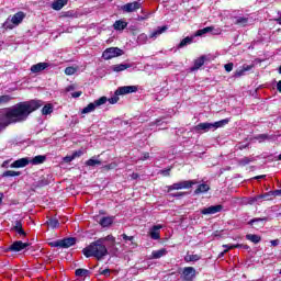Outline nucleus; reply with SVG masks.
Masks as SVG:
<instances>
[{
	"mask_svg": "<svg viewBox=\"0 0 281 281\" xmlns=\"http://www.w3.org/2000/svg\"><path fill=\"white\" fill-rule=\"evenodd\" d=\"M43 101L31 100L20 102L11 108L0 109V133L5 131L10 124H19V122H25L30 117V113L41 109Z\"/></svg>",
	"mask_w": 281,
	"mask_h": 281,
	"instance_id": "f257e3e1",
	"label": "nucleus"
},
{
	"mask_svg": "<svg viewBox=\"0 0 281 281\" xmlns=\"http://www.w3.org/2000/svg\"><path fill=\"white\" fill-rule=\"evenodd\" d=\"M229 124V119H224L215 123H200L194 127L195 133H207L209 131H216Z\"/></svg>",
	"mask_w": 281,
	"mask_h": 281,
	"instance_id": "f03ea898",
	"label": "nucleus"
},
{
	"mask_svg": "<svg viewBox=\"0 0 281 281\" xmlns=\"http://www.w3.org/2000/svg\"><path fill=\"white\" fill-rule=\"evenodd\" d=\"M83 256L86 258H95L97 260H102L104 256H109V250L106 247H85L82 249Z\"/></svg>",
	"mask_w": 281,
	"mask_h": 281,
	"instance_id": "7ed1b4c3",
	"label": "nucleus"
},
{
	"mask_svg": "<svg viewBox=\"0 0 281 281\" xmlns=\"http://www.w3.org/2000/svg\"><path fill=\"white\" fill-rule=\"evenodd\" d=\"M23 19H25V13L20 11L14 15L9 16L7 21L3 23V27H5L7 30H14L16 25H21V23H23Z\"/></svg>",
	"mask_w": 281,
	"mask_h": 281,
	"instance_id": "20e7f679",
	"label": "nucleus"
},
{
	"mask_svg": "<svg viewBox=\"0 0 281 281\" xmlns=\"http://www.w3.org/2000/svg\"><path fill=\"white\" fill-rule=\"evenodd\" d=\"M199 183L196 180H183L180 182H176L171 186H168V192H172V190H190L192 186H196Z\"/></svg>",
	"mask_w": 281,
	"mask_h": 281,
	"instance_id": "39448f33",
	"label": "nucleus"
},
{
	"mask_svg": "<svg viewBox=\"0 0 281 281\" xmlns=\"http://www.w3.org/2000/svg\"><path fill=\"white\" fill-rule=\"evenodd\" d=\"M105 102H106V97H101L94 100L93 102L89 103L86 108H83L81 110V114L87 115L89 113H93L95 109H100V106L104 105Z\"/></svg>",
	"mask_w": 281,
	"mask_h": 281,
	"instance_id": "423d86ee",
	"label": "nucleus"
},
{
	"mask_svg": "<svg viewBox=\"0 0 281 281\" xmlns=\"http://www.w3.org/2000/svg\"><path fill=\"white\" fill-rule=\"evenodd\" d=\"M78 243V239L76 237H67L64 239H58L55 241H49L48 245L50 247H74Z\"/></svg>",
	"mask_w": 281,
	"mask_h": 281,
	"instance_id": "0eeeda50",
	"label": "nucleus"
},
{
	"mask_svg": "<svg viewBox=\"0 0 281 281\" xmlns=\"http://www.w3.org/2000/svg\"><path fill=\"white\" fill-rule=\"evenodd\" d=\"M123 54L124 50L119 47H110L103 52L102 58H104V60H111V58H117V56H122Z\"/></svg>",
	"mask_w": 281,
	"mask_h": 281,
	"instance_id": "6e6552de",
	"label": "nucleus"
},
{
	"mask_svg": "<svg viewBox=\"0 0 281 281\" xmlns=\"http://www.w3.org/2000/svg\"><path fill=\"white\" fill-rule=\"evenodd\" d=\"M115 237L113 235H108L106 237H102L97 241L92 243L90 247H106V245H114Z\"/></svg>",
	"mask_w": 281,
	"mask_h": 281,
	"instance_id": "1a4fd4ad",
	"label": "nucleus"
},
{
	"mask_svg": "<svg viewBox=\"0 0 281 281\" xmlns=\"http://www.w3.org/2000/svg\"><path fill=\"white\" fill-rule=\"evenodd\" d=\"M140 8H142V1L138 0V1L130 2V3L122 5L121 10L123 12L131 13V12H137V10H139Z\"/></svg>",
	"mask_w": 281,
	"mask_h": 281,
	"instance_id": "9d476101",
	"label": "nucleus"
},
{
	"mask_svg": "<svg viewBox=\"0 0 281 281\" xmlns=\"http://www.w3.org/2000/svg\"><path fill=\"white\" fill-rule=\"evenodd\" d=\"M128 93H137V86H123L115 91V95H128Z\"/></svg>",
	"mask_w": 281,
	"mask_h": 281,
	"instance_id": "9b49d317",
	"label": "nucleus"
},
{
	"mask_svg": "<svg viewBox=\"0 0 281 281\" xmlns=\"http://www.w3.org/2000/svg\"><path fill=\"white\" fill-rule=\"evenodd\" d=\"M223 211V205L217 204V205H211L209 207H204L201 210V214L204 216H207L210 214H218V212Z\"/></svg>",
	"mask_w": 281,
	"mask_h": 281,
	"instance_id": "f8f14e48",
	"label": "nucleus"
},
{
	"mask_svg": "<svg viewBox=\"0 0 281 281\" xmlns=\"http://www.w3.org/2000/svg\"><path fill=\"white\" fill-rule=\"evenodd\" d=\"M162 228H164V225L161 224L154 225L151 228H149V232H148L149 237L153 238V240H159Z\"/></svg>",
	"mask_w": 281,
	"mask_h": 281,
	"instance_id": "ddd939ff",
	"label": "nucleus"
},
{
	"mask_svg": "<svg viewBox=\"0 0 281 281\" xmlns=\"http://www.w3.org/2000/svg\"><path fill=\"white\" fill-rule=\"evenodd\" d=\"M195 276H196V269H194V267H186L182 271V278L186 281L194 280Z\"/></svg>",
	"mask_w": 281,
	"mask_h": 281,
	"instance_id": "4468645a",
	"label": "nucleus"
},
{
	"mask_svg": "<svg viewBox=\"0 0 281 281\" xmlns=\"http://www.w3.org/2000/svg\"><path fill=\"white\" fill-rule=\"evenodd\" d=\"M0 249V254H7V256L12 257L16 256V254H21L25 247H7Z\"/></svg>",
	"mask_w": 281,
	"mask_h": 281,
	"instance_id": "2eb2a0df",
	"label": "nucleus"
},
{
	"mask_svg": "<svg viewBox=\"0 0 281 281\" xmlns=\"http://www.w3.org/2000/svg\"><path fill=\"white\" fill-rule=\"evenodd\" d=\"M49 67V63H38L31 67L32 74H41V71H45Z\"/></svg>",
	"mask_w": 281,
	"mask_h": 281,
	"instance_id": "dca6fc26",
	"label": "nucleus"
},
{
	"mask_svg": "<svg viewBox=\"0 0 281 281\" xmlns=\"http://www.w3.org/2000/svg\"><path fill=\"white\" fill-rule=\"evenodd\" d=\"M30 166V158H20L10 165V168H25Z\"/></svg>",
	"mask_w": 281,
	"mask_h": 281,
	"instance_id": "f3484780",
	"label": "nucleus"
},
{
	"mask_svg": "<svg viewBox=\"0 0 281 281\" xmlns=\"http://www.w3.org/2000/svg\"><path fill=\"white\" fill-rule=\"evenodd\" d=\"M113 221H115L114 216H105L99 221V225H101V227H111V225H113Z\"/></svg>",
	"mask_w": 281,
	"mask_h": 281,
	"instance_id": "a211bd4d",
	"label": "nucleus"
},
{
	"mask_svg": "<svg viewBox=\"0 0 281 281\" xmlns=\"http://www.w3.org/2000/svg\"><path fill=\"white\" fill-rule=\"evenodd\" d=\"M67 2L68 0H55L52 2L50 8L56 11L63 10L67 5Z\"/></svg>",
	"mask_w": 281,
	"mask_h": 281,
	"instance_id": "6ab92c4d",
	"label": "nucleus"
},
{
	"mask_svg": "<svg viewBox=\"0 0 281 281\" xmlns=\"http://www.w3.org/2000/svg\"><path fill=\"white\" fill-rule=\"evenodd\" d=\"M271 196H281V189L270 191L266 194H261V195H259V199H265L266 201H271V199H272Z\"/></svg>",
	"mask_w": 281,
	"mask_h": 281,
	"instance_id": "aec40b11",
	"label": "nucleus"
},
{
	"mask_svg": "<svg viewBox=\"0 0 281 281\" xmlns=\"http://www.w3.org/2000/svg\"><path fill=\"white\" fill-rule=\"evenodd\" d=\"M254 69V65H244L240 69L236 70L235 78H240V76H245V72L251 71Z\"/></svg>",
	"mask_w": 281,
	"mask_h": 281,
	"instance_id": "412c9836",
	"label": "nucleus"
},
{
	"mask_svg": "<svg viewBox=\"0 0 281 281\" xmlns=\"http://www.w3.org/2000/svg\"><path fill=\"white\" fill-rule=\"evenodd\" d=\"M166 254H168V250H166V248H161L159 250H154L151 252L150 258L154 260H159V258H164V256H166Z\"/></svg>",
	"mask_w": 281,
	"mask_h": 281,
	"instance_id": "4be33fe9",
	"label": "nucleus"
},
{
	"mask_svg": "<svg viewBox=\"0 0 281 281\" xmlns=\"http://www.w3.org/2000/svg\"><path fill=\"white\" fill-rule=\"evenodd\" d=\"M45 159H47L46 156L38 155V156H35L34 158H31L30 164H32L33 166H38L41 164H45Z\"/></svg>",
	"mask_w": 281,
	"mask_h": 281,
	"instance_id": "5701e85b",
	"label": "nucleus"
},
{
	"mask_svg": "<svg viewBox=\"0 0 281 281\" xmlns=\"http://www.w3.org/2000/svg\"><path fill=\"white\" fill-rule=\"evenodd\" d=\"M128 23L124 20L115 21L113 24L114 30L122 32V30H126Z\"/></svg>",
	"mask_w": 281,
	"mask_h": 281,
	"instance_id": "b1692460",
	"label": "nucleus"
},
{
	"mask_svg": "<svg viewBox=\"0 0 281 281\" xmlns=\"http://www.w3.org/2000/svg\"><path fill=\"white\" fill-rule=\"evenodd\" d=\"M205 65V56L199 57L194 60V65L191 68V71H196V69H201L202 66Z\"/></svg>",
	"mask_w": 281,
	"mask_h": 281,
	"instance_id": "393cba45",
	"label": "nucleus"
},
{
	"mask_svg": "<svg viewBox=\"0 0 281 281\" xmlns=\"http://www.w3.org/2000/svg\"><path fill=\"white\" fill-rule=\"evenodd\" d=\"M126 69H131V65L128 64H117L112 66V71L120 74V71H126Z\"/></svg>",
	"mask_w": 281,
	"mask_h": 281,
	"instance_id": "a878e982",
	"label": "nucleus"
},
{
	"mask_svg": "<svg viewBox=\"0 0 281 281\" xmlns=\"http://www.w3.org/2000/svg\"><path fill=\"white\" fill-rule=\"evenodd\" d=\"M204 192H210V184L207 183L199 184L194 191V194H204Z\"/></svg>",
	"mask_w": 281,
	"mask_h": 281,
	"instance_id": "bb28decb",
	"label": "nucleus"
},
{
	"mask_svg": "<svg viewBox=\"0 0 281 281\" xmlns=\"http://www.w3.org/2000/svg\"><path fill=\"white\" fill-rule=\"evenodd\" d=\"M201 260V255H190V252H187L184 256V262H199Z\"/></svg>",
	"mask_w": 281,
	"mask_h": 281,
	"instance_id": "cd10ccee",
	"label": "nucleus"
},
{
	"mask_svg": "<svg viewBox=\"0 0 281 281\" xmlns=\"http://www.w3.org/2000/svg\"><path fill=\"white\" fill-rule=\"evenodd\" d=\"M166 30H168V26L158 27L156 31L150 33L149 38H157V36H161Z\"/></svg>",
	"mask_w": 281,
	"mask_h": 281,
	"instance_id": "c85d7f7f",
	"label": "nucleus"
},
{
	"mask_svg": "<svg viewBox=\"0 0 281 281\" xmlns=\"http://www.w3.org/2000/svg\"><path fill=\"white\" fill-rule=\"evenodd\" d=\"M13 229L19 234V236H25V231H23V224H21V221H16Z\"/></svg>",
	"mask_w": 281,
	"mask_h": 281,
	"instance_id": "c756f323",
	"label": "nucleus"
},
{
	"mask_svg": "<svg viewBox=\"0 0 281 281\" xmlns=\"http://www.w3.org/2000/svg\"><path fill=\"white\" fill-rule=\"evenodd\" d=\"M89 273L91 272L88 269L82 268H79L75 271V276H77V278H87Z\"/></svg>",
	"mask_w": 281,
	"mask_h": 281,
	"instance_id": "7c9ffc66",
	"label": "nucleus"
},
{
	"mask_svg": "<svg viewBox=\"0 0 281 281\" xmlns=\"http://www.w3.org/2000/svg\"><path fill=\"white\" fill-rule=\"evenodd\" d=\"M52 113H54V105L52 103H47L46 105L43 106L42 109L43 115H49Z\"/></svg>",
	"mask_w": 281,
	"mask_h": 281,
	"instance_id": "2f4dec72",
	"label": "nucleus"
},
{
	"mask_svg": "<svg viewBox=\"0 0 281 281\" xmlns=\"http://www.w3.org/2000/svg\"><path fill=\"white\" fill-rule=\"evenodd\" d=\"M213 30H214V27H212V26H206V27H204V29L198 30V31L195 32V36H203V35H205V34H209V32H212Z\"/></svg>",
	"mask_w": 281,
	"mask_h": 281,
	"instance_id": "473e14b6",
	"label": "nucleus"
},
{
	"mask_svg": "<svg viewBox=\"0 0 281 281\" xmlns=\"http://www.w3.org/2000/svg\"><path fill=\"white\" fill-rule=\"evenodd\" d=\"M247 23H249V19L248 18L238 16L235 20V24L236 25H241L243 27H245V25H247Z\"/></svg>",
	"mask_w": 281,
	"mask_h": 281,
	"instance_id": "72a5a7b5",
	"label": "nucleus"
},
{
	"mask_svg": "<svg viewBox=\"0 0 281 281\" xmlns=\"http://www.w3.org/2000/svg\"><path fill=\"white\" fill-rule=\"evenodd\" d=\"M138 45H146L148 43V35L146 33L139 34L137 37Z\"/></svg>",
	"mask_w": 281,
	"mask_h": 281,
	"instance_id": "f704fd0d",
	"label": "nucleus"
},
{
	"mask_svg": "<svg viewBox=\"0 0 281 281\" xmlns=\"http://www.w3.org/2000/svg\"><path fill=\"white\" fill-rule=\"evenodd\" d=\"M2 177H21V171L8 170L2 173Z\"/></svg>",
	"mask_w": 281,
	"mask_h": 281,
	"instance_id": "c9c22d12",
	"label": "nucleus"
},
{
	"mask_svg": "<svg viewBox=\"0 0 281 281\" xmlns=\"http://www.w3.org/2000/svg\"><path fill=\"white\" fill-rule=\"evenodd\" d=\"M193 38L192 37H184L178 45L179 48L186 47L188 45H191Z\"/></svg>",
	"mask_w": 281,
	"mask_h": 281,
	"instance_id": "e433bc0d",
	"label": "nucleus"
},
{
	"mask_svg": "<svg viewBox=\"0 0 281 281\" xmlns=\"http://www.w3.org/2000/svg\"><path fill=\"white\" fill-rule=\"evenodd\" d=\"M47 225L48 227H52V229H56V227H58L60 223L56 218H50L47 221Z\"/></svg>",
	"mask_w": 281,
	"mask_h": 281,
	"instance_id": "4c0bfd02",
	"label": "nucleus"
},
{
	"mask_svg": "<svg viewBox=\"0 0 281 281\" xmlns=\"http://www.w3.org/2000/svg\"><path fill=\"white\" fill-rule=\"evenodd\" d=\"M247 240H250V243H255V245H258V241L260 240V236L258 235H246Z\"/></svg>",
	"mask_w": 281,
	"mask_h": 281,
	"instance_id": "58836bf2",
	"label": "nucleus"
},
{
	"mask_svg": "<svg viewBox=\"0 0 281 281\" xmlns=\"http://www.w3.org/2000/svg\"><path fill=\"white\" fill-rule=\"evenodd\" d=\"M251 161H254V159H251L249 157H244V158L239 159L238 164H239V166H249V164H251Z\"/></svg>",
	"mask_w": 281,
	"mask_h": 281,
	"instance_id": "ea45409f",
	"label": "nucleus"
},
{
	"mask_svg": "<svg viewBox=\"0 0 281 281\" xmlns=\"http://www.w3.org/2000/svg\"><path fill=\"white\" fill-rule=\"evenodd\" d=\"M12 100L9 94L0 95V104H8Z\"/></svg>",
	"mask_w": 281,
	"mask_h": 281,
	"instance_id": "a19ab883",
	"label": "nucleus"
},
{
	"mask_svg": "<svg viewBox=\"0 0 281 281\" xmlns=\"http://www.w3.org/2000/svg\"><path fill=\"white\" fill-rule=\"evenodd\" d=\"M102 162L98 159L90 158L86 161V166H100Z\"/></svg>",
	"mask_w": 281,
	"mask_h": 281,
	"instance_id": "79ce46f5",
	"label": "nucleus"
},
{
	"mask_svg": "<svg viewBox=\"0 0 281 281\" xmlns=\"http://www.w3.org/2000/svg\"><path fill=\"white\" fill-rule=\"evenodd\" d=\"M76 71H78V68H76V67H67L66 69H65V74H66V76H74V74H76Z\"/></svg>",
	"mask_w": 281,
	"mask_h": 281,
	"instance_id": "37998d69",
	"label": "nucleus"
},
{
	"mask_svg": "<svg viewBox=\"0 0 281 281\" xmlns=\"http://www.w3.org/2000/svg\"><path fill=\"white\" fill-rule=\"evenodd\" d=\"M258 142H266V139H273V136H269L268 134H260L256 137Z\"/></svg>",
	"mask_w": 281,
	"mask_h": 281,
	"instance_id": "c03bdc74",
	"label": "nucleus"
},
{
	"mask_svg": "<svg viewBox=\"0 0 281 281\" xmlns=\"http://www.w3.org/2000/svg\"><path fill=\"white\" fill-rule=\"evenodd\" d=\"M106 102H110V104H117V102H120V95L114 94L112 98L106 99Z\"/></svg>",
	"mask_w": 281,
	"mask_h": 281,
	"instance_id": "a18cd8bd",
	"label": "nucleus"
},
{
	"mask_svg": "<svg viewBox=\"0 0 281 281\" xmlns=\"http://www.w3.org/2000/svg\"><path fill=\"white\" fill-rule=\"evenodd\" d=\"M11 247H30V244L23 243L21 240L14 241Z\"/></svg>",
	"mask_w": 281,
	"mask_h": 281,
	"instance_id": "49530a36",
	"label": "nucleus"
},
{
	"mask_svg": "<svg viewBox=\"0 0 281 281\" xmlns=\"http://www.w3.org/2000/svg\"><path fill=\"white\" fill-rule=\"evenodd\" d=\"M260 199H265V198H260V195L255 196V198H249L247 201L248 205H254V203H256V201H260Z\"/></svg>",
	"mask_w": 281,
	"mask_h": 281,
	"instance_id": "de8ad7c7",
	"label": "nucleus"
},
{
	"mask_svg": "<svg viewBox=\"0 0 281 281\" xmlns=\"http://www.w3.org/2000/svg\"><path fill=\"white\" fill-rule=\"evenodd\" d=\"M122 238H123V240H125V243H131L132 245H133V240L135 239V237L128 236L126 234H123Z\"/></svg>",
	"mask_w": 281,
	"mask_h": 281,
	"instance_id": "09e8293b",
	"label": "nucleus"
},
{
	"mask_svg": "<svg viewBox=\"0 0 281 281\" xmlns=\"http://www.w3.org/2000/svg\"><path fill=\"white\" fill-rule=\"evenodd\" d=\"M99 273L100 276H104L105 278H109V276H111V269H104V270L100 269Z\"/></svg>",
	"mask_w": 281,
	"mask_h": 281,
	"instance_id": "8fccbe9b",
	"label": "nucleus"
},
{
	"mask_svg": "<svg viewBox=\"0 0 281 281\" xmlns=\"http://www.w3.org/2000/svg\"><path fill=\"white\" fill-rule=\"evenodd\" d=\"M267 221V217L263 218H254L249 222V225H254V223H265Z\"/></svg>",
	"mask_w": 281,
	"mask_h": 281,
	"instance_id": "3c124183",
	"label": "nucleus"
},
{
	"mask_svg": "<svg viewBox=\"0 0 281 281\" xmlns=\"http://www.w3.org/2000/svg\"><path fill=\"white\" fill-rule=\"evenodd\" d=\"M82 155H85V151L82 149H79V150L72 153V157L75 159H77V157H82Z\"/></svg>",
	"mask_w": 281,
	"mask_h": 281,
	"instance_id": "603ef678",
	"label": "nucleus"
},
{
	"mask_svg": "<svg viewBox=\"0 0 281 281\" xmlns=\"http://www.w3.org/2000/svg\"><path fill=\"white\" fill-rule=\"evenodd\" d=\"M225 71L229 72L232 71V69H234V64L233 63H228L224 66Z\"/></svg>",
	"mask_w": 281,
	"mask_h": 281,
	"instance_id": "864d4df0",
	"label": "nucleus"
},
{
	"mask_svg": "<svg viewBox=\"0 0 281 281\" xmlns=\"http://www.w3.org/2000/svg\"><path fill=\"white\" fill-rule=\"evenodd\" d=\"M149 158H150V154L144 153V154L142 155V157L139 158V160H140V161H146V159H149Z\"/></svg>",
	"mask_w": 281,
	"mask_h": 281,
	"instance_id": "5fc2aeb1",
	"label": "nucleus"
},
{
	"mask_svg": "<svg viewBox=\"0 0 281 281\" xmlns=\"http://www.w3.org/2000/svg\"><path fill=\"white\" fill-rule=\"evenodd\" d=\"M164 121L161 119L156 120L155 123L151 124V126H162Z\"/></svg>",
	"mask_w": 281,
	"mask_h": 281,
	"instance_id": "6e6d98bb",
	"label": "nucleus"
},
{
	"mask_svg": "<svg viewBox=\"0 0 281 281\" xmlns=\"http://www.w3.org/2000/svg\"><path fill=\"white\" fill-rule=\"evenodd\" d=\"M74 159H76V158H74V155H71V156H66V157L64 158V161H66V164H69V162H71V161H74Z\"/></svg>",
	"mask_w": 281,
	"mask_h": 281,
	"instance_id": "4d7b16f0",
	"label": "nucleus"
},
{
	"mask_svg": "<svg viewBox=\"0 0 281 281\" xmlns=\"http://www.w3.org/2000/svg\"><path fill=\"white\" fill-rule=\"evenodd\" d=\"M82 95V91H76L71 93V98H80Z\"/></svg>",
	"mask_w": 281,
	"mask_h": 281,
	"instance_id": "13d9d810",
	"label": "nucleus"
},
{
	"mask_svg": "<svg viewBox=\"0 0 281 281\" xmlns=\"http://www.w3.org/2000/svg\"><path fill=\"white\" fill-rule=\"evenodd\" d=\"M270 244L272 245V247H278V245H280V239L271 240Z\"/></svg>",
	"mask_w": 281,
	"mask_h": 281,
	"instance_id": "bf43d9fd",
	"label": "nucleus"
},
{
	"mask_svg": "<svg viewBox=\"0 0 281 281\" xmlns=\"http://www.w3.org/2000/svg\"><path fill=\"white\" fill-rule=\"evenodd\" d=\"M229 249H232V247H228L226 250L220 252L218 258H223L225 256V254H227L229 251Z\"/></svg>",
	"mask_w": 281,
	"mask_h": 281,
	"instance_id": "052dcab7",
	"label": "nucleus"
},
{
	"mask_svg": "<svg viewBox=\"0 0 281 281\" xmlns=\"http://www.w3.org/2000/svg\"><path fill=\"white\" fill-rule=\"evenodd\" d=\"M10 161H11V160H4V161L2 162V168H10Z\"/></svg>",
	"mask_w": 281,
	"mask_h": 281,
	"instance_id": "680f3d73",
	"label": "nucleus"
},
{
	"mask_svg": "<svg viewBox=\"0 0 281 281\" xmlns=\"http://www.w3.org/2000/svg\"><path fill=\"white\" fill-rule=\"evenodd\" d=\"M161 175H164V177H169L170 176V169L162 170Z\"/></svg>",
	"mask_w": 281,
	"mask_h": 281,
	"instance_id": "e2e57ef3",
	"label": "nucleus"
},
{
	"mask_svg": "<svg viewBox=\"0 0 281 281\" xmlns=\"http://www.w3.org/2000/svg\"><path fill=\"white\" fill-rule=\"evenodd\" d=\"M277 91H279V93H281V80L277 83Z\"/></svg>",
	"mask_w": 281,
	"mask_h": 281,
	"instance_id": "0e129e2a",
	"label": "nucleus"
},
{
	"mask_svg": "<svg viewBox=\"0 0 281 281\" xmlns=\"http://www.w3.org/2000/svg\"><path fill=\"white\" fill-rule=\"evenodd\" d=\"M265 177H267V176L261 175V176H257V177H255V179L260 180V179H265Z\"/></svg>",
	"mask_w": 281,
	"mask_h": 281,
	"instance_id": "69168bd1",
	"label": "nucleus"
},
{
	"mask_svg": "<svg viewBox=\"0 0 281 281\" xmlns=\"http://www.w3.org/2000/svg\"><path fill=\"white\" fill-rule=\"evenodd\" d=\"M66 91H68V92H69V91H74V86L67 87V88H66Z\"/></svg>",
	"mask_w": 281,
	"mask_h": 281,
	"instance_id": "338daca9",
	"label": "nucleus"
},
{
	"mask_svg": "<svg viewBox=\"0 0 281 281\" xmlns=\"http://www.w3.org/2000/svg\"><path fill=\"white\" fill-rule=\"evenodd\" d=\"M276 21H277V23H279V25H281V13H280L279 18Z\"/></svg>",
	"mask_w": 281,
	"mask_h": 281,
	"instance_id": "774afa93",
	"label": "nucleus"
}]
</instances>
